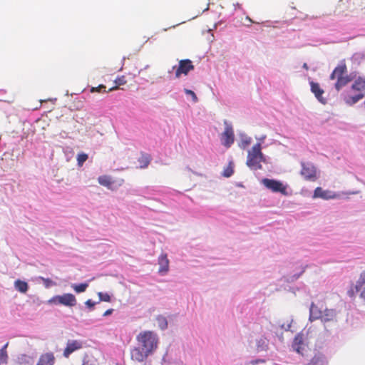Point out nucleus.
<instances>
[{
    "instance_id": "f257e3e1",
    "label": "nucleus",
    "mask_w": 365,
    "mask_h": 365,
    "mask_svg": "<svg viewBox=\"0 0 365 365\" xmlns=\"http://www.w3.org/2000/svg\"><path fill=\"white\" fill-rule=\"evenodd\" d=\"M138 346L131 350V358L138 362L143 361L158 347L156 335L145 331L137 336Z\"/></svg>"
},
{
    "instance_id": "f03ea898",
    "label": "nucleus",
    "mask_w": 365,
    "mask_h": 365,
    "mask_svg": "<svg viewBox=\"0 0 365 365\" xmlns=\"http://www.w3.org/2000/svg\"><path fill=\"white\" fill-rule=\"evenodd\" d=\"M331 80H336L335 88L337 91L341 90L347 85L351 81V78L347 75V67L345 61H341L334 69L330 75Z\"/></svg>"
},
{
    "instance_id": "7ed1b4c3",
    "label": "nucleus",
    "mask_w": 365,
    "mask_h": 365,
    "mask_svg": "<svg viewBox=\"0 0 365 365\" xmlns=\"http://www.w3.org/2000/svg\"><path fill=\"white\" fill-rule=\"evenodd\" d=\"M261 182L267 189L272 192L280 193L284 196L289 195L287 192L288 185L284 184L279 180L264 178L262 180Z\"/></svg>"
},
{
    "instance_id": "20e7f679",
    "label": "nucleus",
    "mask_w": 365,
    "mask_h": 365,
    "mask_svg": "<svg viewBox=\"0 0 365 365\" xmlns=\"http://www.w3.org/2000/svg\"><path fill=\"white\" fill-rule=\"evenodd\" d=\"M291 349L302 357L307 355L308 345L304 341L303 334L298 333L295 335L291 344Z\"/></svg>"
},
{
    "instance_id": "39448f33",
    "label": "nucleus",
    "mask_w": 365,
    "mask_h": 365,
    "mask_svg": "<svg viewBox=\"0 0 365 365\" xmlns=\"http://www.w3.org/2000/svg\"><path fill=\"white\" fill-rule=\"evenodd\" d=\"M179 321V313L165 314L161 315V331L170 329L172 333L177 329Z\"/></svg>"
},
{
    "instance_id": "423d86ee",
    "label": "nucleus",
    "mask_w": 365,
    "mask_h": 365,
    "mask_svg": "<svg viewBox=\"0 0 365 365\" xmlns=\"http://www.w3.org/2000/svg\"><path fill=\"white\" fill-rule=\"evenodd\" d=\"M49 303L59 304L66 307H74L76 306L77 301L76 297L73 294L66 293L63 295H56L53 297L49 300Z\"/></svg>"
},
{
    "instance_id": "0eeeda50",
    "label": "nucleus",
    "mask_w": 365,
    "mask_h": 365,
    "mask_svg": "<svg viewBox=\"0 0 365 365\" xmlns=\"http://www.w3.org/2000/svg\"><path fill=\"white\" fill-rule=\"evenodd\" d=\"M167 362L169 364H175L177 365H182L183 362L180 359L176 350H173V345L170 344L166 350L165 354L161 359V362Z\"/></svg>"
},
{
    "instance_id": "6e6552de",
    "label": "nucleus",
    "mask_w": 365,
    "mask_h": 365,
    "mask_svg": "<svg viewBox=\"0 0 365 365\" xmlns=\"http://www.w3.org/2000/svg\"><path fill=\"white\" fill-rule=\"evenodd\" d=\"M225 130L222 133V144L227 148H230L235 140V135L232 125L227 120H224Z\"/></svg>"
},
{
    "instance_id": "1a4fd4ad",
    "label": "nucleus",
    "mask_w": 365,
    "mask_h": 365,
    "mask_svg": "<svg viewBox=\"0 0 365 365\" xmlns=\"http://www.w3.org/2000/svg\"><path fill=\"white\" fill-rule=\"evenodd\" d=\"M301 175L307 180H315L317 178V169L312 163H302Z\"/></svg>"
},
{
    "instance_id": "9d476101",
    "label": "nucleus",
    "mask_w": 365,
    "mask_h": 365,
    "mask_svg": "<svg viewBox=\"0 0 365 365\" xmlns=\"http://www.w3.org/2000/svg\"><path fill=\"white\" fill-rule=\"evenodd\" d=\"M194 69L192 62L189 59L180 60L178 67L175 70V76L179 78L181 75H187V73Z\"/></svg>"
},
{
    "instance_id": "9b49d317",
    "label": "nucleus",
    "mask_w": 365,
    "mask_h": 365,
    "mask_svg": "<svg viewBox=\"0 0 365 365\" xmlns=\"http://www.w3.org/2000/svg\"><path fill=\"white\" fill-rule=\"evenodd\" d=\"M83 342L80 340H68L66 347L63 351V356L68 358L73 352L81 349L83 347Z\"/></svg>"
},
{
    "instance_id": "f8f14e48",
    "label": "nucleus",
    "mask_w": 365,
    "mask_h": 365,
    "mask_svg": "<svg viewBox=\"0 0 365 365\" xmlns=\"http://www.w3.org/2000/svg\"><path fill=\"white\" fill-rule=\"evenodd\" d=\"M313 198L335 199L336 198V194L329 190H324L321 187H317L314 191Z\"/></svg>"
},
{
    "instance_id": "ddd939ff",
    "label": "nucleus",
    "mask_w": 365,
    "mask_h": 365,
    "mask_svg": "<svg viewBox=\"0 0 365 365\" xmlns=\"http://www.w3.org/2000/svg\"><path fill=\"white\" fill-rule=\"evenodd\" d=\"M329 359L327 356L319 351L315 352L314 356L309 360L307 365H328Z\"/></svg>"
},
{
    "instance_id": "4468645a",
    "label": "nucleus",
    "mask_w": 365,
    "mask_h": 365,
    "mask_svg": "<svg viewBox=\"0 0 365 365\" xmlns=\"http://www.w3.org/2000/svg\"><path fill=\"white\" fill-rule=\"evenodd\" d=\"M246 164L252 170H261L262 168V165L259 163L257 156L252 155L251 153L247 155Z\"/></svg>"
},
{
    "instance_id": "2eb2a0df",
    "label": "nucleus",
    "mask_w": 365,
    "mask_h": 365,
    "mask_svg": "<svg viewBox=\"0 0 365 365\" xmlns=\"http://www.w3.org/2000/svg\"><path fill=\"white\" fill-rule=\"evenodd\" d=\"M55 363V357L52 352H48L42 354L36 365H53Z\"/></svg>"
},
{
    "instance_id": "dca6fc26",
    "label": "nucleus",
    "mask_w": 365,
    "mask_h": 365,
    "mask_svg": "<svg viewBox=\"0 0 365 365\" xmlns=\"http://www.w3.org/2000/svg\"><path fill=\"white\" fill-rule=\"evenodd\" d=\"M255 346L257 351H266L269 346V340L261 336L255 339Z\"/></svg>"
},
{
    "instance_id": "f3484780",
    "label": "nucleus",
    "mask_w": 365,
    "mask_h": 365,
    "mask_svg": "<svg viewBox=\"0 0 365 365\" xmlns=\"http://www.w3.org/2000/svg\"><path fill=\"white\" fill-rule=\"evenodd\" d=\"M364 97V93H357L354 96H346L344 93L341 94V98L344 100L346 104L352 106L356 103L359 101Z\"/></svg>"
},
{
    "instance_id": "a211bd4d",
    "label": "nucleus",
    "mask_w": 365,
    "mask_h": 365,
    "mask_svg": "<svg viewBox=\"0 0 365 365\" xmlns=\"http://www.w3.org/2000/svg\"><path fill=\"white\" fill-rule=\"evenodd\" d=\"M322 314V311L317 307V306H316L314 302H312L309 307V321L313 322L321 318Z\"/></svg>"
},
{
    "instance_id": "6ab92c4d",
    "label": "nucleus",
    "mask_w": 365,
    "mask_h": 365,
    "mask_svg": "<svg viewBox=\"0 0 365 365\" xmlns=\"http://www.w3.org/2000/svg\"><path fill=\"white\" fill-rule=\"evenodd\" d=\"M331 93H314L315 98L319 102L325 104H331L333 102L331 98Z\"/></svg>"
},
{
    "instance_id": "aec40b11",
    "label": "nucleus",
    "mask_w": 365,
    "mask_h": 365,
    "mask_svg": "<svg viewBox=\"0 0 365 365\" xmlns=\"http://www.w3.org/2000/svg\"><path fill=\"white\" fill-rule=\"evenodd\" d=\"M151 161V156L150 154L146 153H140V156L138 159L139 163V168L141 169L145 168L148 166Z\"/></svg>"
},
{
    "instance_id": "412c9836",
    "label": "nucleus",
    "mask_w": 365,
    "mask_h": 365,
    "mask_svg": "<svg viewBox=\"0 0 365 365\" xmlns=\"http://www.w3.org/2000/svg\"><path fill=\"white\" fill-rule=\"evenodd\" d=\"M351 87L355 91H365V76L358 77Z\"/></svg>"
},
{
    "instance_id": "4be33fe9",
    "label": "nucleus",
    "mask_w": 365,
    "mask_h": 365,
    "mask_svg": "<svg viewBox=\"0 0 365 365\" xmlns=\"http://www.w3.org/2000/svg\"><path fill=\"white\" fill-rule=\"evenodd\" d=\"M169 270V259L166 253L161 252V277L165 275Z\"/></svg>"
},
{
    "instance_id": "5701e85b",
    "label": "nucleus",
    "mask_w": 365,
    "mask_h": 365,
    "mask_svg": "<svg viewBox=\"0 0 365 365\" xmlns=\"http://www.w3.org/2000/svg\"><path fill=\"white\" fill-rule=\"evenodd\" d=\"M14 288L21 293H26L29 289V284L26 282L16 279L14 282Z\"/></svg>"
},
{
    "instance_id": "b1692460",
    "label": "nucleus",
    "mask_w": 365,
    "mask_h": 365,
    "mask_svg": "<svg viewBox=\"0 0 365 365\" xmlns=\"http://www.w3.org/2000/svg\"><path fill=\"white\" fill-rule=\"evenodd\" d=\"M363 286H365V270L360 274L359 278L354 284L356 292H359L362 289Z\"/></svg>"
},
{
    "instance_id": "393cba45",
    "label": "nucleus",
    "mask_w": 365,
    "mask_h": 365,
    "mask_svg": "<svg viewBox=\"0 0 365 365\" xmlns=\"http://www.w3.org/2000/svg\"><path fill=\"white\" fill-rule=\"evenodd\" d=\"M88 282L80 283V284H73L71 285V287L74 289V291L76 293L84 292L86 290V289L88 288Z\"/></svg>"
},
{
    "instance_id": "a878e982",
    "label": "nucleus",
    "mask_w": 365,
    "mask_h": 365,
    "mask_svg": "<svg viewBox=\"0 0 365 365\" xmlns=\"http://www.w3.org/2000/svg\"><path fill=\"white\" fill-rule=\"evenodd\" d=\"M234 174V164L231 161L229 163L228 165L224 169L222 175L225 178H230Z\"/></svg>"
},
{
    "instance_id": "bb28decb",
    "label": "nucleus",
    "mask_w": 365,
    "mask_h": 365,
    "mask_svg": "<svg viewBox=\"0 0 365 365\" xmlns=\"http://www.w3.org/2000/svg\"><path fill=\"white\" fill-rule=\"evenodd\" d=\"M98 183L103 186L110 187L112 185V181L110 177L106 175L99 176L98 178Z\"/></svg>"
},
{
    "instance_id": "cd10ccee",
    "label": "nucleus",
    "mask_w": 365,
    "mask_h": 365,
    "mask_svg": "<svg viewBox=\"0 0 365 365\" xmlns=\"http://www.w3.org/2000/svg\"><path fill=\"white\" fill-rule=\"evenodd\" d=\"M305 271V268H303L301 272H299V273H295L294 274H292V275H289V276H287V277H284V281L288 282V283H290V282H293L296 280H297L302 275V274Z\"/></svg>"
},
{
    "instance_id": "c85d7f7f",
    "label": "nucleus",
    "mask_w": 365,
    "mask_h": 365,
    "mask_svg": "<svg viewBox=\"0 0 365 365\" xmlns=\"http://www.w3.org/2000/svg\"><path fill=\"white\" fill-rule=\"evenodd\" d=\"M8 343L5 344L1 349H0V363H6L8 360V354L6 351V348L8 346Z\"/></svg>"
},
{
    "instance_id": "c756f323",
    "label": "nucleus",
    "mask_w": 365,
    "mask_h": 365,
    "mask_svg": "<svg viewBox=\"0 0 365 365\" xmlns=\"http://www.w3.org/2000/svg\"><path fill=\"white\" fill-rule=\"evenodd\" d=\"M357 0H347L345 9L347 11L353 12L356 9Z\"/></svg>"
},
{
    "instance_id": "7c9ffc66",
    "label": "nucleus",
    "mask_w": 365,
    "mask_h": 365,
    "mask_svg": "<svg viewBox=\"0 0 365 365\" xmlns=\"http://www.w3.org/2000/svg\"><path fill=\"white\" fill-rule=\"evenodd\" d=\"M262 152V145L260 142L257 143L252 148V150L248 152V153H251L252 155L257 156Z\"/></svg>"
},
{
    "instance_id": "2f4dec72",
    "label": "nucleus",
    "mask_w": 365,
    "mask_h": 365,
    "mask_svg": "<svg viewBox=\"0 0 365 365\" xmlns=\"http://www.w3.org/2000/svg\"><path fill=\"white\" fill-rule=\"evenodd\" d=\"M334 315H335L334 310L326 309L324 310V316H323L324 321L328 322V321L331 320L333 319V317H334Z\"/></svg>"
},
{
    "instance_id": "473e14b6",
    "label": "nucleus",
    "mask_w": 365,
    "mask_h": 365,
    "mask_svg": "<svg viewBox=\"0 0 365 365\" xmlns=\"http://www.w3.org/2000/svg\"><path fill=\"white\" fill-rule=\"evenodd\" d=\"M88 155L84 153H81L78 154V155H77L78 165L79 167H81L83 165V163L88 160Z\"/></svg>"
},
{
    "instance_id": "72a5a7b5",
    "label": "nucleus",
    "mask_w": 365,
    "mask_h": 365,
    "mask_svg": "<svg viewBox=\"0 0 365 365\" xmlns=\"http://www.w3.org/2000/svg\"><path fill=\"white\" fill-rule=\"evenodd\" d=\"M99 297V302H109L111 300L110 296L106 292H98V293Z\"/></svg>"
},
{
    "instance_id": "f704fd0d",
    "label": "nucleus",
    "mask_w": 365,
    "mask_h": 365,
    "mask_svg": "<svg viewBox=\"0 0 365 365\" xmlns=\"http://www.w3.org/2000/svg\"><path fill=\"white\" fill-rule=\"evenodd\" d=\"M63 153L67 161H69L74 154L73 149L69 147L64 148Z\"/></svg>"
},
{
    "instance_id": "c9c22d12",
    "label": "nucleus",
    "mask_w": 365,
    "mask_h": 365,
    "mask_svg": "<svg viewBox=\"0 0 365 365\" xmlns=\"http://www.w3.org/2000/svg\"><path fill=\"white\" fill-rule=\"evenodd\" d=\"M241 138H242V144L243 148L248 146L252 142V138L250 137H247L245 134H242Z\"/></svg>"
},
{
    "instance_id": "e433bc0d",
    "label": "nucleus",
    "mask_w": 365,
    "mask_h": 365,
    "mask_svg": "<svg viewBox=\"0 0 365 365\" xmlns=\"http://www.w3.org/2000/svg\"><path fill=\"white\" fill-rule=\"evenodd\" d=\"M185 98L187 101H192L193 103L197 102V97L196 93H185Z\"/></svg>"
},
{
    "instance_id": "4c0bfd02",
    "label": "nucleus",
    "mask_w": 365,
    "mask_h": 365,
    "mask_svg": "<svg viewBox=\"0 0 365 365\" xmlns=\"http://www.w3.org/2000/svg\"><path fill=\"white\" fill-rule=\"evenodd\" d=\"M98 302H93V300L91 299H88L86 302H85V304L86 306V307L89 309V311H92L93 309H94V307L95 305L97 304Z\"/></svg>"
},
{
    "instance_id": "58836bf2",
    "label": "nucleus",
    "mask_w": 365,
    "mask_h": 365,
    "mask_svg": "<svg viewBox=\"0 0 365 365\" xmlns=\"http://www.w3.org/2000/svg\"><path fill=\"white\" fill-rule=\"evenodd\" d=\"M257 158L259 160V164H261V163H267L268 162L267 160L269 158L267 155H265L263 153H260V154L257 155Z\"/></svg>"
},
{
    "instance_id": "ea45409f",
    "label": "nucleus",
    "mask_w": 365,
    "mask_h": 365,
    "mask_svg": "<svg viewBox=\"0 0 365 365\" xmlns=\"http://www.w3.org/2000/svg\"><path fill=\"white\" fill-rule=\"evenodd\" d=\"M284 289L293 293L294 294H296V292L299 291L300 287L287 285L284 287Z\"/></svg>"
},
{
    "instance_id": "a19ab883",
    "label": "nucleus",
    "mask_w": 365,
    "mask_h": 365,
    "mask_svg": "<svg viewBox=\"0 0 365 365\" xmlns=\"http://www.w3.org/2000/svg\"><path fill=\"white\" fill-rule=\"evenodd\" d=\"M292 321L293 320L292 319L290 323H289L287 324H286L285 323L279 324V327H280L281 329L288 331L291 329V324H292Z\"/></svg>"
},
{
    "instance_id": "79ce46f5",
    "label": "nucleus",
    "mask_w": 365,
    "mask_h": 365,
    "mask_svg": "<svg viewBox=\"0 0 365 365\" xmlns=\"http://www.w3.org/2000/svg\"><path fill=\"white\" fill-rule=\"evenodd\" d=\"M310 85L311 91H323L322 90L320 89L319 83L312 81L310 83Z\"/></svg>"
},
{
    "instance_id": "37998d69",
    "label": "nucleus",
    "mask_w": 365,
    "mask_h": 365,
    "mask_svg": "<svg viewBox=\"0 0 365 365\" xmlns=\"http://www.w3.org/2000/svg\"><path fill=\"white\" fill-rule=\"evenodd\" d=\"M41 279L44 282L45 287H47V288L50 287L51 286H52L53 284V281L51 279H48V278L45 279L43 277H41Z\"/></svg>"
},
{
    "instance_id": "c03bdc74",
    "label": "nucleus",
    "mask_w": 365,
    "mask_h": 365,
    "mask_svg": "<svg viewBox=\"0 0 365 365\" xmlns=\"http://www.w3.org/2000/svg\"><path fill=\"white\" fill-rule=\"evenodd\" d=\"M358 292H356L354 289V285H352L351 287L347 291V294L350 297H354Z\"/></svg>"
},
{
    "instance_id": "a18cd8bd",
    "label": "nucleus",
    "mask_w": 365,
    "mask_h": 365,
    "mask_svg": "<svg viewBox=\"0 0 365 365\" xmlns=\"http://www.w3.org/2000/svg\"><path fill=\"white\" fill-rule=\"evenodd\" d=\"M113 312V309H107L104 314H103V317H108V316H110V314H112V313Z\"/></svg>"
},
{
    "instance_id": "49530a36",
    "label": "nucleus",
    "mask_w": 365,
    "mask_h": 365,
    "mask_svg": "<svg viewBox=\"0 0 365 365\" xmlns=\"http://www.w3.org/2000/svg\"><path fill=\"white\" fill-rule=\"evenodd\" d=\"M265 138H266L265 135H262L259 138L256 137V139L258 140V142H260V143L263 142L265 140Z\"/></svg>"
},
{
    "instance_id": "de8ad7c7",
    "label": "nucleus",
    "mask_w": 365,
    "mask_h": 365,
    "mask_svg": "<svg viewBox=\"0 0 365 365\" xmlns=\"http://www.w3.org/2000/svg\"><path fill=\"white\" fill-rule=\"evenodd\" d=\"M360 297L365 300V286L363 287V289L360 293Z\"/></svg>"
},
{
    "instance_id": "09e8293b",
    "label": "nucleus",
    "mask_w": 365,
    "mask_h": 365,
    "mask_svg": "<svg viewBox=\"0 0 365 365\" xmlns=\"http://www.w3.org/2000/svg\"><path fill=\"white\" fill-rule=\"evenodd\" d=\"M83 365H93V364H92V363L89 360H88L86 359H83Z\"/></svg>"
},
{
    "instance_id": "8fccbe9b",
    "label": "nucleus",
    "mask_w": 365,
    "mask_h": 365,
    "mask_svg": "<svg viewBox=\"0 0 365 365\" xmlns=\"http://www.w3.org/2000/svg\"><path fill=\"white\" fill-rule=\"evenodd\" d=\"M168 216V215L167 213H163V214L161 213V216H160L161 221H163L164 219H165Z\"/></svg>"
},
{
    "instance_id": "3c124183",
    "label": "nucleus",
    "mask_w": 365,
    "mask_h": 365,
    "mask_svg": "<svg viewBox=\"0 0 365 365\" xmlns=\"http://www.w3.org/2000/svg\"><path fill=\"white\" fill-rule=\"evenodd\" d=\"M263 361H264V360L256 359V360L252 361V363L255 365V364H258L259 362H263Z\"/></svg>"
},
{
    "instance_id": "603ef678",
    "label": "nucleus",
    "mask_w": 365,
    "mask_h": 365,
    "mask_svg": "<svg viewBox=\"0 0 365 365\" xmlns=\"http://www.w3.org/2000/svg\"><path fill=\"white\" fill-rule=\"evenodd\" d=\"M303 67L305 68L306 69H308V66H307V63H304Z\"/></svg>"
},
{
    "instance_id": "864d4df0",
    "label": "nucleus",
    "mask_w": 365,
    "mask_h": 365,
    "mask_svg": "<svg viewBox=\"0 0 365 365\" xmlns=\"http://www.w3.org/2000/svg\"><path fill=\"white\" fill-rule=\"evenodd\" d=\"M282 335H283V333H281V335H280V336H279V339H280L281 341H282V339H283Z\"/></svg>"
},
{
    "instance_id": "5fc2aeb1",
    "label": "nucleus",
    "mask_w": 365,
    "mask_h": 365,
    "mask_svg": "<svg viewBox=\"0 0 365 365\" xmlns=\"http://www.w3.org/2000/svg\"><path fill=\"white\" fill-rule=\"evenodd\" d=\"M49 101H52V102H54L56 101V98H51V99H49Z\"/></svg>"
},
{
    "instance_id": "6e6d98bb",
    "label": "nucleus",
    "mask_w": 365,
    "mask_h": 365,
    "mask_svg": "<svg viewBox=\"0 0 365 365\" xmlns=\"http://www.w3.org/2000/svg\"><path fill=\"white\" fill-rule=\"evenodd\" d=\"M156 319H157V321H159V322H160V316H157V317H156Z\"/></svg>"
},
{
    "instance_id": "4d7b16f0",
    "label": "nucleus",
    "mask_w": 365,
    "mask_h": 365,
    "mask_svg": "<svg viewBox=\"0 0 365 365\" xmlns=\"http://www.w3.org/2000/svg\"><path fill=\"white\" fill-rule=\"evenodd\" d=\"M238 186H239V187H243L242 183V182L239 183V184H238Z\"/></svg>"
},
{
    "instance_id": "13d9d810",
    "label": "nucleus",
    "mask_w": 365,
    "mask_h": 365,
    "mask_svg": "<svg viewBox=\"0 0 365 365\" xmlns=\"http://www.w3.org/2000/svg\"><path fill=\"white\" fill-rule=\"evenodd\" d=\"M185 91L189 92L191 91L190 90L185 89Z\"/></svg>"
},
{
    "instance_id": "bf43d9fd",
    "label": "nucleus",
    "mask_w": 365,
    "mask_h": 365,
    "mask_svg": "<svg viewBox=\"0 0 365 365\" xmlns=\"http://www.w3.org/2000/svg\"><path fill=\"white\" fill-rule=\"evenodd\" d=\"M158 261L160 263V257L158 258Z\"/></svg>"
}]
</instances>
